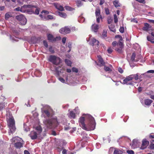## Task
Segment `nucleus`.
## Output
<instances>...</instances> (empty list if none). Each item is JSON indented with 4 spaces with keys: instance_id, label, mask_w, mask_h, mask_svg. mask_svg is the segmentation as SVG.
Segmentation results:
<instances>
[{
    "instance_id": "f257e3e1",
    "label": "nucleus",
    "mask_w": 154,
    "mask_h": 154,
    "mask_svg": "<svg viewBox=\"0 0 154 154\" xmlns=\"http://www.w3.org/2000/svg\"><path fill=\"white\" fill-rule=\"evenodd\" d=\"M51 109L49 106H47V109H45L42 111V115L45 118L51 117V119H45L43 120V123L45 127L48 128H51L53 127L56 126L59 124L56 116H52L51 114Z\"/></svg>"
},
{
    "instance_id": "f03ea898",
    "label": "nucleus",
    "mask_w": 154,
    "mask_h": 154,
    "mask_svg": "<svg viewBox=\"0 0 154 154\" xmlns=\"http://www.w3.org/2000/svg\"><path fill=\"white\" fill-rule=\"evenodd\" d=\"M6 118L9 129L8 132L9 134L11 135V134H13L16 130L14 120L11 114L9 112H7Z\"/></svg>"
},
{
    "instance_id": "7ed1b4c3",
    "label": "nucleus",
    "mask_w": 154,
    "mask_h": 154,
    "mask_svg": "<svg viewBox=\"0 0 154 154\" xmlns=\"http://www.w3.org/2000/svg\"><path fill=\"white\" fill-rule=\"evenodd\" d=\"M89 118L93 119V117L89 114H83L79 119V126L83 129H86L85 128V120H88Z\"/></svg>"
},
{
    "instance_id": "20e7f679",
    "label": "nucleus",
    "mask_w": 154,
    "mask_h": 154,
    "mask_svg": "<svg viewBox=\"0 0 154 154\" xmlns=\"http://www.w3.org/2000/svg\"><path fill=\"white\" fill-rule=\"evenodd\" d=\"M93 119L89 118L88 120V122L87 125H85V128L86 129H83L87 131H90L94 130L95 128L96 123L94 118Z\"/></svg>"
},
{
    "instance_id": "39448f33",
    "label": "nucleus",
    "mask_w": 154,
    "mask_h": 154,
    "mask_svg": "<svg viewBox=\"0 0 154 154\" xmlns=\"http://www.w3.org/2000/svg\"><path fill=\"white\" fill-rule=\"evenodd\" d=\"M133 79H134L135 80H137L138 79V75L137 74H132L126 77L125 79L123 80L122 84H126L127 85H132V83L131 82H128L129 81H131Z\"/></svg>"
},
{
    "instance_id": "423d86ee",
    "label": "nucleus",
    "mask_w": 154,
    "mask_h": 154,
    "mask_svg": "<svg viewBox=\"0 0 154 154\" xmlns=\"http://www.w3.org/2000/svg\"><path fill=\"white\" fill-rule=\"evenodd\" d=\"M48 60L53 64L57 65L60 63L61 60L60 57H58L55 55H51L49 56Z\"/></svg>"
},
{
    "instance_id": "0eeeda50",
    "label": "nucleus",
    "mask_w": 154,
    "mask_h": 154,
    "mask_svg": "<svg viewBox=\"0 0 154 154\" xmlns=\"http://www.w3.org/2000/svg\"><path fill=\"white\" fill-rule=\"evenodd\" d=\"M16 19L20 22V23L22 25L26 24L27 20L26 18L22 14H20L16 17Z\"/></svg>"
},
{
    "instance_id": "6e6552de",
    "label": "nucleus",
    "mask_w": 154,
    "mask_h": 154,
    "mask_svg": "<svg viewBox=\"0 0 154 154\" xmlns=\"http://www.w3.org/2000/svg\"><path fill=\"white\" fill-rule=\"evenodd\" d=\"M59 32L60 33L63 34L69 33L71 32L70 27L69 26H65L59 30Z\"/></svg>"
},
{
    "instance_id": "1a4fd4ad",
    "label": "nucleus",
    "mask_w": 154,
    "mask_h": 154,
    "mask_svg": "<svg viewBox=\"0 0 154 154\" xmlns=\"http://www.w3.org/2000/svg\"><path fill=\"white\" fill-rule=\"evenodd\" d=\"M117 46L118 48L115 49V50L119 53H121L122 52V49L123 48V44L121 42H119L117 43Z\"/></svg>"
},
{
    "instance_id": "9d476101",
    "label": "nucleus",
    "mask_w": 154,
    "mask_h": 154,
    "mask_svg": "<svg viewBox=\"0 0 154 154\" xmlns=\"http://www.w3.org/2000/svg\"><path fill=\"white\" fill-rule=\"evenodd\" d=\"M89 38L88 39L87 38L86 39L87 42L89 41H90V43L91 45L92 44H94L95 42L97 43V44H99V42L96 39L94 38H91V35H89Z\"/></svg>"
},
{
    "instance_id": "9b49d317",
    "label": "nucleus",
    "mask_w": 154,
    "mask_h": 154,
    "mask_svg": "<svg viewBox=\"0 0 154 154\" xmlns=\"http://www.w3.org/2000/svg\"><path fill=\"white\" fill-rule=\"evenodd\" d=\"M149 144V142L148 141H147L145 139L143 140L141 146L140 147V149L143 150L146 149Z\"/></svg>"
},
{
    "instance_id": "f8f14e48",
    "label": "nucleus",
    "mask_w": 154,
    "mask_h": 154,
    "mask_svg": "<svg viewBox=\"0 0 154 154\" xmlns=\"http://www.w3.org/2000/svg\"><path fill=\"white\" fill-rule=\"evenodd\" d=\"M29 136L32 140L35 139L37 138V133L35 131H32L29 134Z\"/></svg>"
},
{
    "instance_id": "ddd939ff",
    "label": "nucleus",
    "mask_w": 154,
    "mask_h": 154,
    "mask_svg": "<svg viewBox=\"0 0 154 154\" xmlns=\"http://www.w3.org/2000/svg\"><path fill=\"white\" fill-rule=\"evenodd\" d=\"M21 139L18 137H13L11 140V142L12 144H14L19 141H21Z\"/></svg>"
},
{
    "instance_id": "4468645a",
    "label": "nucleus",
    "mask_w": 154,
    "mask_h": 154,
    "mask_svg": "<svg viewBox=\"0 0 154 154\" xmlns=\"http://www.w3.org/2000/svg\"><path fill=\"white\" fill-rule=\"evenodd\" d=\"M97 43L95 42L94 44H92V45L93 46V49L92 50V51L94 52H97L98 51L99 48V44H97Z\"/></svg>"
},
{
    "instance_id": "2eb2a0df",
    "label": "nucleus",
    "mask_w": 154,
    "mask_h": 154,
    "mask_svg": "<svg viewBox=\"0 0 154 154\" xmlns=\"http://www.w3.org/2000/svg\"><path fill=\"white\" fill-rule=\"evenodd\" d=\"M99 28L98 25L94 23L91 26L92 31L94 32H97Z\"/></svg>"
},
{
    "instance_id": "dca6fc26",
    "label": "nucleus",
    "mask_w": 154,
    "mask_h": 154,
    "mask_svg": "<svg viewBox=\"0 0 154 154\" xmlns=\"http://www.w3.org/2000/svg\"><path fill=\"white\" fill-rule=\"evenodd\" d=\"M97 58L99 61V63H100V66H104L105 63L103 61V60L100 55L97 56Z\"/></svg>"
},
{
    "instance_id": "f3484780",
    "label": "nucleus",
    "mask_w": 154,
    "mask_h": 154,
    "mask_svg": "<svg viewBox=\"0 0 154 154\" xmlns=\"http://www.w3.org/2000/svg\"><path fill=\"white\" fill-rule=\"evenodd\" d=\"M20 141H19L14 144V146L16 148H20L23 146V144Z\"/></svg>"
},
{
    "instance_id": "a211bd4d",
    "label": "nucleus",
    "mask_w": 154,
    "mask_h": 154,
    "mask_svg": "<svg viewBox=\"0 0 154 154\" xmlns=\"http://www.w3.org/2000/svg\"><path fill=\"white\" fill-rule=\"evenodd\" d=\"M75 114H76L74 111H71L69 112V117L71 119H75L76 117Z\"/></svg>"
},
{
    "instance_id": "6ab92c4d",
    "label": "nucleus",
    "mask_w": 154,
    "mask_h": 154,
    "mask_svg": "<svg viewBox=\"0 0 154 154\" xmlns=\"http://www.w3.org/2000/svg\"><path fill=\"white\" fill-rule=\"evenodd\" d=\"M151 28L150 26L147 23H146L144 24V26L143 28V29L145 31L149 30Z\"/></svg>"
},
{
    "instance_id": "aec40b11",
    "label": "nucleus",
    "mask_w": 154,
    "mask_h": 154,
    "mask_svg": "<svg viewBox=\"0 0 154 154\" xmlns=\"http://www.w3.org/2000/svg\"><path fill=\"white\" fill-rule=\"evenodd\" d=\"M144 102L146 105L149 106L152 102V101L150 99H146L144 100Z\"/></svg>"
},
{
    "instance_id": "412c9836",
    "label": "nucleus",
    "mask_w": 154,
    "mask_h": 154,
    "mask_svg": "<svg viewBox=\"0 0 154 154\" xmlns=\"http://www.w3.org/2000/svg\"><path fill=\"white\" fill-rule=\"evenodd\" d=\"M58 79L61 82L63 83H66V82L68 81V77H66V80L63 78L61 77H59Z\"/></svg>"
},
{
    "instance_id": "4be33fe9",
    "label": "nucleus",
    "mask_w": 154,
    "mask_h": 154,
    "mask_svg": "<svg viewBox=\"0 0 154 154\" xmlns=\"http://www.w3.org/2000/svg\"><path fill=\"white\" fill-rule=\"evenodd\" d=\"M58 15L61 17L65 18L67 17L66 14L62 12H58Z\"/></svg>"
},
{
    "instance_id": "5701e85b",
    "label": "nucleus",
    "mask_w": 154,
    "mask_h": 154,
    "mask_svg": "<svg viewBox=\"0 0 154 154\" xmlns=\"http://www.w3.org/2000/svg\"><path fill=\"white\" fill-rule=\"evenodd\" d=\"M138 140L137 139H134L133 140L132 146L133 147H135L137 146Z\"/></svg>"
},
{
    "instance_id": "b1692460",
    "label": "nucleus",
    "mask_w": 154,
    "mask_h": 154,
    "mask_svg": "<svg viewBox=\"0 0 154 154\" xmlns=\"http://www.w3.org/2000/svg\"><path fill=\"white\" fill-rule=\"evenodd\" d=\"M36 77H40L42 75V74L39 70L35 71L34 73Z\"/></svg>"
},
{
    "instance_id": "393cba45",
    "label": "nucleus",
    "mask_w": 154,
    "mask_h": 154,
    "mask_svg": "<svg viewBox=\"0 0 154 154\" xmlns=\"http://www.w3.org/2000/svg\"><path fill=\"white\" fill-rule=\"evenodd\" d=\"M95 15L96 17H101V16L100 15V10L99 8H97L95 11Z\"/></svg>"
},
{
    "instance_id": "a878e982",
    "label": "nucleus",
    "mask_w": 154,
    "mask_h": 154,
    "mask_svg": "<svg viewBox=\"0 0 154 154\" xmlns=\"http://www.w3.org/2000/svg\"><path fill=\"white\" fill-rule=\"evenodd\" d=\"M65 8L66 10L69 11H72L75 10L74 8H72L68 6H65Z\"/></svg>"
},
{
    "instance_id": "bb28decb",
    "label": "nucleus",
    "mask_w": 154,
    "mask_h": 154,
    "mask_svg": "<svg viewBox=\"0 0 154 154\" xmlns=\"http://www.w3.org/2000/svg\"><path fill=\"white\" fill-rule=\"evenodd\" d=\"M56 8L58 10L60 11H63L64 10L63 7L58 4H57L56 5Z\"/></svg>"
},
{
    "instance_id": "cd10ccee",
    "label": "nucleus",
    "mask_w": 154,
    "mask_h": 154,
    "mask_svg": "<svg viewBox=\"0 0 154 154\" xmlns=\"http://www.w3.org/2000/svg\"><path fill=\"white\" fill-rule=\"evenodd\" d=\"M76 5L78 7L82 6L83 5V3L80 0H77L75 2Z\"/></svg>"
},
{
    "instance_id": "c85d7f7f",
    "label": "nucleus",
    "mask_w": 154,
    "mask_h": 154,
    "mask_svg": "<svg viewBox=\"0 0 154 154\" xmlns=\"http://www.w3.org/2000/svg\"><path fill=\"white\" fill-rule=\"evenodd\" d=\"M10 39L12 41L17 42L18 41L19 38H17L16 37L14 36L13 37L10 35Z\"/></svg>"
},
{
    "instance_id": "c756f323",
    "label": "nucleus",
    "mask_w": 154,
    "mask_h": 154,
    "mask_svg": "<svg viewBox=\"0 0 154 154\" xmlns=\"http://www.w3.org/2000/svg\"><path fill=\"white\" fill-rule=\"evenodd\" d=\"M85 20V18L82 16H80L78 18V21L80 23H83Z\"/></svg>"
},
{
    "instance_id": "7c9ffc66",
    "label": "nucleus",
    "mask_w": 154,
    "mask_h": 154,
    "mask_svg": "<svg viewBox=\"0 0 154 154\" xmlns=\"http://www.w3.org/2000/svg\"><path fill=\"white\" fill-rule=\"evenodd\" d=\"M122 151L118 149H116L113 152V154H122Z\"/></svg>"
},
{
    "instance_id": "2f4dec72",
    "label": "nucleus",
    "mask_w": 154,
    "mask_h": 154,
    "mask_svg": "<svg viewBox=\"0 0 154 154\" xmlns=\"http://www.w3.org/2000/svg\"><path fill=\"white\" fill-rule=\"evenodd\" d=\"M113 3L116 7H118L120 6V3L118 0H116L114 1Z\"/></svg>"
},
{
    "instance_id": "473e14b6",
    "label": "nucleus",
    "mask_w": 154,
    "mask_h": 154,
    "mask_svg": "<svg viewBox=\"0 0 154 154\" xmlns=\"http://www.w3.org/2000/svg\"><path fill=\"white\" fill-rule=\"evenodd\" d=\"M109 27L110 30L114 32H116V29L115 28V26L114 25H111L109 26Z\"/></svg>"
},
{
    "instance_id": "72a5a7b5",
    "label": "nucleus",
    "mask_w": 154,
    "mask_h": 154,
    "mask_svg": "<svg viewBox=\"0 0 154 154\" xmlns=\"http://www.w3.org/2000/svg\"><path fill=\"white\" fill-rule=\"evenodd\" d=\"M23 7L25 8H35L36 7L35 6H34L31 5H25L23 6Z\"/></svg>"
},
{
    "instance_id": "f704fd0d",
    "label": "nucleus",
    "mask_w": 154,
    "mask_h": 154,
    "mask_svg": "<svg viewBox=\"0 0 154 154\" xmlns=\"http://www.w3.org/2000/svg\"><path fill=\"white\" fill-rule=\"evenodd\" d=\"M65 62L66 63L68 66H71L72 63L71 62V61L70 60H69L66 59L65 60Z\"/></svg>"
},
{
    "instance_id": "c9c22d12",
    "label": "nucleus",
    "mask_w": 154,
    "mask_h": 154,
    "mask_svg": "<svg viewBox=\"0 0 154 154\" xmlns=\"http://www.w3.org/2000/svg\"><path fill=\"white\" fill-rule=\"evenodd\" d=\"M104 69L106 72H110L112 71V69L109 67L106 66H104Z\"/></svg>"
},
{
    "instance_id": "e433bc0d",
    "label": "nucleus",
    "mask_w": 154,
    "mask_h": 154,
    "mask_svg": "<svg viewBox=\"0 0 154 154\" xmlns=\"http://www.w3.org/2000/svg\"><path fill=\"white\" fill-rule=\"evenodd\" d=\"M48 40L53 41L54 40V37L51 34H49L48 35Z\"/></svg>"
},
{
    "instance_id": "4c0bfd02",
    "label": "nucleus",
    "mask_w": 154,
    "mask_h": 154,
    "mask_svg": "<svg viewBox=\"0 0 154 154\" xmlns=\"http://www.w3.org/2000/svg\"><path fill=\"white\" fill-rule=\"evenodd\" d=\"M27 11L29 14H32L35 13L34 9V8H32L30 9L27 10Z\"/></svg>"
},
{
    "instance_id": "58836bf2",
    "label": "nucleus",
    "mask_w": 154,
    "mask_h": 154,
    "mask_svg": "<svg viewBox=\"0 0 154 154\" xmlns=\"http://www.w3.org/2000/svg\"><path fill=\"white\" fill-rule=\"evenodd\" d=\"M23 129L24 131L26 132L28 131L29 130V128L27 126V125L25 124H24L23 125Z\"/></svg>"
},
{
    "instance_id": "ea45409f",
    "label": "nucleus",
    "mask_w": 154,
    "mask_h": 154,
    "mask_svg": "<svg viewBox=\"0 0 154 154\" xmlns=\"http://www.w3.org/2000/svg\"><path fill=\"white\" fill-rule=\"evenodd\" d=\"M11 16V14L10 12L6 13L5 15V18L6 20H8L9 18Z\"/></svg>"
},
{
    "instance_id": "a19ab883",
    "label": "nucleus",
    "mask_w": 154,
    "mask_h": 154,
    "mask_svg": "<svg viewBox=\"0 0 154 154\" xmlns=\"http://www.w3.org/2000/svg\"><path fill=\"white\" fill-rule=\"evenodd\" d=\"M12 31L13 32L14 35H17L18 34L19 32L15 29L13 28L12 29Z\"/></svg>"
},
{
    "instance_id": "79ce46f5",
    "label": "nucleus",
    "mask_w": 154,
    "mask_h": 154,
    "mask_svg": "<svg viewBox=\"0 0 154 154\" xmlns=\"http://www.w3.org/2000/svg\"><path fill=\"white\" fill-rule=\"evenodd\" d=\"M73 111L77 114H79V110L78 107H76L74 109H73Z\"/></svg>"
},
{
    "instance_id": "37998d69",
    "label": "nucleus",
    "mask_w": 154,
    "mask_h": 154,
    "mask_svg": "<svg viewBox=\"0 0 154 154\" xmlns=\"http://www.w3.org/2000/svg\"><path fill=\"white\" fill-rule=\"evenodd\" d=\"M36 129L37 130L39 133L42 131V128L40 126H38L36 127Z\"/></svg>"
},
{
    "instance_id": "c03bdc74",
    "label": "nucleus",
    "mask_w": 154,
    "mask_h": 154,
    "mask_svg": "<svg viewBox=\"0 0 154 154\" xmlns=\"http://www.w3.org/2000/svg\"><path fill=\"white\" fill-rule=\"evenodd\" d=\"M35 8V9L34 14H38L39 13V11L40 10V8H36V7Z\"/></svg>"
},
{
    "instance_id": "a18cd8bd",
    "label": "nucleus",
    "mask_w": 154,
    "mask_h": 154,
    "mask_svg": "<svg viewBox=\"0 0 154 154\" xmlns=\"http://www.w3.org/2000/svg\"><path fill=\"white\" fill-rule=\"evenodd\" d=\"M72 43L71 42H69L66 45V46L69 48L71 49L72 48Z\"/></svg>"
},
{
    "instance_id": "49530a36",
    "label": "nucleus",
    "mask_w": 154,
    "mask_h": 154,
    "mask_svg": "<svg viewBox=\"0 0 154 154\" xmlns=\"http://www.w3.org/2000/svg\"><path fill=\"white\" fill-rule=\"evenodd\" d=\"M47 17L49 19H55V18L53 17V16L51 15H48L47 16Z\"/></svg>"
},
{
    "instance_id": "de8ad7c7",
    "label": "nucleus",
    "mask_w": 154,
    "mask_h": 154,
    "mask_svg": "<svg viewBox=\"0 0 154 154\" xmlns=\"http://www.w3.org/2000/svg\"><path fill=\"white\" fill-rule=\"evenodd\" d=\"M126 152L128 154H134V152L133 150H127Z\"/></svg>"
},
{
    "instance_id": "09e8293b",
    "label": "nucleus",
    "mask_w": 154,
    "mask_h": 154,
    "mask_svg": "<svg viewBox=\"0 0 154 154\" xmlns=\"http://www.w3.org/2000/svg\"><path fill=\"white\" fill-rule=\"evenodd\" d=\"M114 22L115 23H117L118 21L117 17L116 14L114 15Z\"/></svg>"
},
{
    "instance_id": "8fccbe9b",
    "label": "nucleus",
    "mask_w": 154,
    "mask_h": 154,
    "mask_svg": "<svg viewBox=\"0 0 154 154\" xmlns=\"http://www.w3.org/2000/svg\"><path fill=\"white\" fill-rule=\"evenodd\" d=\"M49 51L52 53H54V51L52 47L51 46L49 48Z\"/></svg>"
},
{
    "instance_id": "3c124183",
    "label": "nucleus",
    "mask_w": 154,
    "mask_h": 154,
    "mask_svg": "<svg viewBox=\"0 0 154 154\" xmlns=\"http://www.w3.org/2000/svg\"><path fill=\"white\" fill-rule=\"evenodd\" d=\"M135 57V54L134 53H133L131 57V60L132 61H134V59Z\"/></svg>"
},
{
    "instance_id": "603ef678",
    "label": "nucleus",
    "mask_w": 154,
    "mask_h": 154,
    "mask_svg": "<svg viewBox=\"0 0 154 154\" xmlns=\"http://www.w3.org/2000/svg\"><path fill=\"white\" fill-rule=\"evenodd\" d=\"M112 19L111 17H109L108 18V24H110L112 21Z\"/></svg>"
},
{
    "instance_id": "864d4df0",
    "label": "nucleus",
    "mask_w": 154,
    "mask_h": 154,
    "mask_svg": "<svg viewBox=\"0 0 154 154\" xmlns=\"http://www.w3.org/2000/svg\"><path fill=\"white\" fill-rule=\"evenodd\" d=\"M43 43L44 46L46 48H47L48 47V44L47 42L45 40H44L43 41Z\"/></svg>"
},
{
    "instance_id": "5fc2aeb1",
    "label": "nucleus",
    "mask_w": 154,
    "mask_h": 154,
    "mask_svg": "<svg viewBox=\"0 0 154 154\" xmlns=\"http://www.w3.org/2000/svg\"><path fill=\"white\" fill-rule=\"evenodd\" d=\"M4 103H1L0 104V110H2L5 106Z\"/></svg>"
},
{
    "instance_id": "6e6d98bb",
    "label": "nucleus",
    "mask_w": 154,
    "mask_h": 154,
    "mask_svg": "<svg viewBox=\"0 0 154 154\" xmlns=\"http://www.w3.org/2000/svg\"><path fill=\"white\" fill-rule=\"evenodd\" d=\"M66 39V37H63L62 39V42L63 44H64L65 43Z\"/></svg>"
},
{
    "instance_id": "4d7b16f0",
    "label": "nucleus",
    "mask_w": 154,
    "mask_h": 154,
    "mask_svg": "<svg viewBox=\"0 0 154 154\" xmlns=\"http://www.w3.org/2000/svg\"><path fill=\"white\" fill-rule=\"evenodd\" d=\"M118 70L119 72L121 73H122L123 72V70L120 67L118 68Z\"/></svg>"
},
{
    "instance_id": "13d9d810",
    "label": "nucleus",
    "mask_w": 154,
    "mask_h": 154,
    "mask_svg": "<svg viewBox=\"0 0 154 154\" xmlns=\"http://www.w3.org/2000/svg\"><path fill=\"white\" fill-rule=\"evenodd\" d=\"M72 71L73 72H74L76 73L78 71V69L75 67L72 68Z\"/></svg>"
},
{
    "instance_id": "bf43d9fd",
    "label": "nucleus",
    "mask_w": 154,
    "mask_h": 154,
    "mask_svg": "<svg viewBox=\"0 0 154 154\" xmlns=\"http://www.w3.org/2000/svg\"><path fill=\"white\" fill-rule=\"evenodd\" d=\"M136 1L139 2L140 3L144 4L145 3V2L144 0H136Z\"/></svg>"
},
{
    "instance_id": "052dcab7",
    "label": "nucleus",
    "mask_w": 154,
    "mask_h": 154,
    "mask_svg": "<svg viewBox=\"0 0 154 154\" xmlns=\"http://www.w3.org/2000/svg\"><path fill=\"white\" fill-rule=\"evenodd\" d=\"M119 31L121 33H123L124 32V29L123 27H121L119 29Z\"/></svg>"
},
{
    "instance_id": "680f3d73",
    "label": "nucleus",
    "mask_w": 154,
    "mask_h": 154,
    "mask_svg": "<svg viewBox=\"0 0 154 154\" xmlns=\"http://www.w3.org/2000/svg\"><path fill=\"white\" fill-rule=\"evenodd\" d=\"M105 12H106V14L107 15L109 14V10L107 8H105Z\"/></svg>"
},
{
    "instance_id": "e2e57ef3",
    "label": "nucleus",
    "mask_w": 154,
    "mask_h": 154,
    "mask_svg": "<svg viewBox=\"0 0 154 154\" xmlns=\"http://www.w3.org/2000/svg\"><path fill=\"white\" fill-rule=\"evenodd\" d=\"M107 51L109 53L111 54L112 51V50L111 48H109L107 50Z\"/></svg>"
},
{
    "instance_id": "0e129e2a",
    "label": "nucleus",
    "mask_w": 154,
    "mask_h": 154,
    "mask_svg": "<svg viewBox=\"0 0 154 154\" xmlns=\"http://www.w3.org/2000/svg\"><path fill=\"white\" fill-rule=\"evenodd\" d=\"M96 17L97 22L98 23H99L100 19H102V16H101V17Z\"/></svg>"
},
{
    "instance_id": "69168bd1",
    "label": "nucleus",
    "mask_w": 154,
    "mask_h": 154,
    "mask_svg": "<svg viewBox=\"0 0 154 154\" xmlns=\"http://www.w3.org/2000/svg\"><path fill=\"white\" fill-rule=\"evenodd\" d=\"M21 9H22V8H21L20 7H18V8H16L15 9V10L16 11H20L22 12Z\"/></svg>"
},
{
    "instance_id": "338daca9",
    "label": "nucleus",
    "mask_w": 154,
    "mask_h": 154,
    "mask_svg": "<svg viewBox=\"0 0 154 154\" xmlns=\"http://www.w3.org/2000/svg\"><path fill=\"white\" fill-rule=\"evenodd\" d=\"M147 40L149 41H151V40L152 39V38L149 36H148L147 37Z\"/></svg>"
},
{
    "instance_id": "774afa93",
    "label": "nucleus",
    "mask_w": 154,
    "mask_h": 154,
    "mask_svg": "<svg viewBox=\"0 0 154 154\" xmlns=\"http://www.w3.org/2000/svg\"><path fill=\"white\" fill-rule=\"evenodd\" d=\"M149 147L151 149H154V144H150Z\"/></svg>"
}]
</instances>
